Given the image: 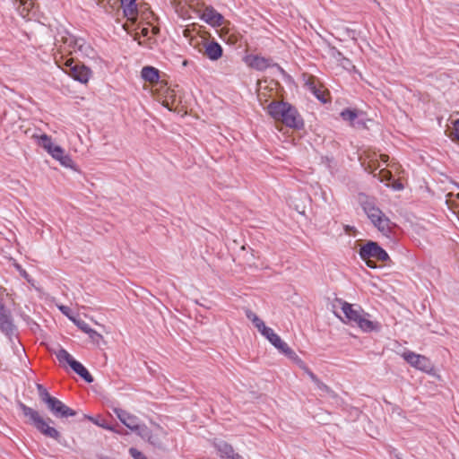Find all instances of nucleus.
<instances>
[{
	"label": "nucleus",
	"mask_w": 459,
	"mask_h": 459,
	"mask_svg": "<svg viewBox=\"0 0 459 459\" xmlns=\"http://www.w3.org/2000/svg\"><path fill=\"white\" fill-rule=\"evenodd\" d=\"M18 407L22 411L23 416L27 418V422L33 426L40 434L46 437H49L56 441L58 444L66 446L67 442L62 434L54 427L50 426V423H54L50 418H43L39 412L23 403L20 402Z\"/></svg>",
	"instance_id": "f257e3e1"
},
{
	"label": "nucleus",
	"mask_w": 459,
	"mask_h": 459,
	"mask_svg": "<svg viewBox=\"0 0 459 459\" xmlns=\"http://www.w3.org/2000/svg\"><path fill=\"white\" fill-rule=\"evenodd\" d=\"M267 112L274 120L282 122L287 127L298 130L304 127L301 115L289 102L273 100L268 104Z\"/></svg>",
	"instance_id": "f03ea898"
},
{
	"label": "nucleus",
	"mask_w": 459,
	"mask_h": 459,
	"mask_svg": "<svg viewBox=\"0 0 459 459\" xmlns=\"http://www.w3.org/2000/svg\"><path fill=\"white\" fill-rule=\"evenodd\" d=\"M36 387L40 401L47 405V408L56 418L67 419L77 414L76 411L65 405L61 400L50 395L43 385L37 384Z\"/></svg>",
	"instance_id": "7ed1b4c3"
},
{
	"label": "nucleus",
	"mask_w": 459,
	"mask_h": 459,
	"mask_svg": "<svg viewBox=\"0 0 459 459\" xmlns=\"http://www.w3.org/2000/svg\"><path fill=\"white\" fill-rule=\"evenodd\" d=\"M33 137L37 139V143L43 148L51 157L60 162V164L65 168H72L74 160L70 155L65 152V150L56 145L52 142L51 136L42 134L40 135L34 134Z\"/></svg>",
	"instance_id": "20e7f679"
},
{
	"label": "nucleus",
	"mask_w": 459,
	"mask_h": 459,
	"mask_svg": "<svg viewBox=\"0 0 459 459\" xmlns=\"http://www.w3.org/2000/svg\"><path fill=\"white\" fill-rule=\"evenodd\" d=\"M362 209L373 225L382 233L391 231L390 219L376 205L374 200L367 199L361 204Z\"/></svg>",
	"instance_id": "39448f33"
},
{
	"label": "nucleus",
	"mask_w": 459,
	"mask_h": 459,
	"mask_svg": "<svg viewBox=\"0 0 459 459\" xmlns=\"http://www.w3.org/2000/svg\"><path fill=\"white\" fill-rule=\"evenodd\" d=\"M359 257L365 261L368 267L375 269L377 267V263L371 258H375L381 262L389 260V255L382 248L378 243L368 241L363 245L359 251Z\"/></svg>",
	"instance_id": "423d86ee"
},
{
	"label": "nucleus",
	"mask_w": 459,
	"mask_h": 459,
	"mask_svg": "<svg viewBox=\"0 0 459 459\" xmlns=\"http://www.w3.org/2000/svg\"><path fill=\"white\" fill-rule=\"evenodd\" d=\"M0 331L8 339L12 347H15L19 343L18 329L13 324L11 311L5 307L2 299H0Z\"/></svg>",
	"instance_id": "0eeeda50"
},
{
	"label": "nucleus",
	"mask_w": 459,
	"mask_h": 459,
	"mask_svg": "<svg viewBox=\"0 0 459 459\" xmlns=\"http://www.w3.org/2000/svg\"><path fill=\"white\" fill-rule=\"evenodd\" d=\"M166 431L163 428L157 425L154 431L150 429L146 425L142 424L137 433L143 439L146 440L154 447L161 448L163 446L162 439L166 436Z\"/></svg>",
	"instance_id": "6e6552de"
},
{
	"label": "nucleus",
	"mask_w": 459,
	"mask_h": 459,
	"mask_svg": "<svg viewBox=\"0 0 459 459\" xmlns=\"http://www.w3.org/2000/svg\"><path fill=\"white\" fill-rule=\"evenodd\" d=\"M65 66L66 74L74 80L81 83L88 82L91 74V71L89 67L79 63H74L73 60L66 61Z\"/></svg>",
	"instance_id": "1a4fd4ad"
},
{
	"label": "nucleus",
	"mask_w": 459,
	"mask_h": 459,
	"mask_svg": "<svg viewBox=\"0 0 459 459\" xmlns=\"http://www.w3.org/2000/svg\"><path fill=\"white\" fill-rule=\"evenodd\" d=\"M261 334L264 335L277 350H279L281 353L286 355L288 358L292 359L296 356L295 351L289 347V345L281 340V338L274 333V331L265 326L261 332Z\"/></svg>",
	"instance_id": "9d476101"
},
{
	"label": "nucleus",
	"mask_w": 459,
	"mask_h": 459,
	"mask_svg": "<svg viewBox=\"0 0 459 459\" xmlns=\"http://www.w3.org/2000/svg\"><path fill=\"white\" fill-rule=\"evenodd\" d=\"M246 62L248 66L257 71H264L269 67H276L281 73H284V70L277 63H274L272 58H266L258 55H250L247 56Z\"/></svg>",
	"instance_id": "9b49d317"
},
{
	"label": "nucleus",
	"mask_w": 459,
	"mask_h": 459,
	"mask_svg": "<svg viewBox=\"0 0 459 459\" xmlns=\"http://www.w3.org/2000/svg\"><path fill=\"white\" fill-rule=\"evenodd\" d=\"M402 357L407 363L417 369L424 372H428L429 369H431L430 360L423 355L407 351L402 354Z\"/></svg>",
	"instance_id": "f8f14e48"
},
{
	"label": "nucleus",
	"mask_w": 459,
	"mask_h": 459,
	"mask_svg": "<svg viewBox=\"0 0 459 459\" xmlns=\"http://www.w3.org/2000/svg\"><path fill=\"white\" fill-rule=\"evenodd\" d=\"M200 19L213 28L221 26L224 22L222 14L217 12L211 5L204 8V12L200 15Z\"/></svg>",
	"instance_id": "ddd939ff"
},
{
	"label": "nucleus",
	"mask_w": 459,
	"mask_h": 459,
	"mask_svg": "<svg viewBox=\"0 0 459 459\" xmlns=\"http://www.w3.org/2000/svg\"><path fill=\"white\" fill-rule=\"evenodd\" d=\"M113 411L125 426L138 433L142 424H138L137 417L120 408H114Z\"/></svg>",
	"instance_id": "4468645a"
},
{
	"label": "nucleus",
	"mask_w": 459,
	"mask_h": 459,
	"mask_svg": "<svg viewBox=\"0 0 459 459\" xmlns=\"http://www.w3.org/2000/svg\"><path fill=\"white\" fill-rule=\"evenodd\" d=\"M342 310L345 316V317L349 320V322L358 324L359 320L364 314V311L359 308H354L353 305L342 301Z\"/></svg>",
	"instance_id": "2eb2a0df"
},
{
	"label": "nucleus",
	"mask_w": 459,
	"mask_h": 459,
	"mask_svg": "<svg viewBox=\"0 0 459 459\" xmlns=\"http://www.w3.org/2000/svg\"><path fill=\"white\" fill-rule=\"evenodd\" d=\"M368 317L369 314L364 313L357 325L366 333L379 332L381 330V324L377 321H372Z\"/></svg>",
	"instance_id": "dca6fc26"
},
{
	"label": "nucleus",
	"mask_w": 459,
	"mask_h": 459,
	"mask_svg": "<svg viewBox=\"0 0 459 459\" xmlns=\"http://www.w3.org/2000/svg\"><path fill=\"white\" fill-rule=\"evenodd\" d=\"M216 448L221 457L227 459H244L240 455L235 453L233 447L225 441L216 444Z\"/></svg>",
	"instance_id": "f3484780"
},
{
	"label": "nucleus",
	"mask_w": 459,
	"mask_h": 459,
	"mask_svg": "<svg viewBox=\"0 0 459 459\" xmlns=\"http://www.w3.org/2000/svg\"><path fill=\"white\" fill-rule=\"evenodd\" d=\"M340 116L342 118V120L349 122L351 126L359 127L365 126V123L363 121L358 119L359 113L357 109L344 108L340 113Z\"/></svg>",
	"instance_id": "a211bd4d"
},
{
	"label": "nucleus",
	"mask_w": 459,
	"mask_h": 459,
	"mask_svg": "<svg viewBox=\"0 0 459 459\" xmlns=\"http://www.w3.org/2000/svg\"><path fill=\"white\" fill-rule=\"evenodd\" d=\"M204 54L210 60L216 61L222 56L223 49L218 42L212 41L205 46Z\"/></svg>",
	"instance_id": "6ab92c4d"
},
{
	"label": "nucleus",
	"mask_w": 459,
	"mask_h": 459,
	"mask_svg": "<svg viewBox=\"0 0 459 459\" xmlns=\"http://www.w3.org/2000/svg\"><path fill=\"white\" fill-rule=\"evenodd\" d=\"M74 323L78 326L79 329L87 333L92 342L98 343L100 340L102 339V335L92 329L85 321L77 319L74 320Z\"/></svg>",
	"instance_id": "aec40b11"
},
{
	"label": "nucleus",
	"mask_w": 459,
	"mask_h": 459,
	"mask_svg": "<svg viewBox=\"0 0 459 459\" xmlns=\"http://www.w3.org/2000/svg\"><path fill=\"white\" fill-rule=\"evenodd\" d=\"M71 368L80 376L86 383H92L94 381L93 377L88 371V369L76 359L71 362Z\"/></svg>",
	"instance_id": "412c9836"
},
{
	"label": "nucleus",
	"mask_w": 459,
	"mask_h": 459,
	"mask_svg": "<svg viewBox=\"0 0 459 459\" xmlns=\"http://www.w3.org/2000/svg\"><path fill=\"white\" fill-rule=\"evenodd\" d=\"M141 76L145 82L151 83L157 82L160 80V71L151 65L143 66L141 71Z\"/></svg>",
	"instance_id": "4be33fe9"
},
{
	"label": "nucleus",
	"mask_w": 459,
	"mask_h": 459,
	"mask_svg": "<svg viewBox=\"0 0 459 459\" xmlns=\"http://www.w3.org/2000/svg\"><path fill=\"white\" fill-rule=\"evenodd\" d=\"M123 13L127 18H132L137 14V4L135 0H120Z\"/></svg>",
	"instance_id": "5701e85b"
},
{
	"label": "nucleus",
	"mask_w": 459,
	"mask_h": 459,
	"mask_svg": "<svg viewBox=\"0 0 459 459\" xmlns=\"http://www.w3.org/2000/svg\"><path fill=\"white\" fill-rule=\"evenodd\" d=\"M84 418L88 419L92 423H94L95 425H97L104 429L110 430V431L116 432V433H118V434H122L121 431L117 430L114 426L108 424L105 420L101 419L100 417L94 418L92 416L84 415Z\"/></svg>",
	"instance_id": "b1692460"
},
{
	"label": "nucleus",
	"mask_w": 459,
	"mask_h": 459,
	"mask_svg": "<svg viewBox=\"0 0 459 459\" xmlns=\"http://www.w3.org/2000/svg\"><path fill=\"white\" fill-rule=\"evenodd\" d=\"M74 45V47L78 48L81 52L85 53V55L90 56L93 54V48L87 44L82 39H74L70 42V45Z\"/></svg>",
	"instance_id": "393cba45"
},
{
	"label": "nucleus",
	"mask_w": 459,
	"mask_h": 459,
	"mask_svg": "<svg viewBox=\"0 0 459 459\" xmlns=\"http://www.w3.org/2000/svg\"><path fill=\"white\" fill-rule=\"evenodd\" d=\"M247 317L252 321L254 325L257 328L259 332H261L266 325H264V321L259 318L256 314L252 312L251 310H247L246 312Z\"/></svg>",
	"instance_id": "a878e982"
},
{
	"label": "nucleus",
	"mask_w": 459,
	"mask_h": 459,
	"mask_svg": "<svg viewBox=\"0 0 459 459\" xmlns=\"http://www.w3.org/2000/svg\"><path fill=\"white\" fill-rule=\"evenodd\" d=\"M56 359L59 360V362L65 361L70 367H71V362L75 360L72 357V355L66 350H65L64 348H60L56 352Z\"/></svg>",
	"instance_id": "bb28decb"
},
{
	"label": "nucleus",
	"mask_w": 459,
	"mask_h": 459,
	"mask_svg": "<svg viewBox=\"0 0 459 459\" xmlns=\"http://www.w3.org/2000/svg\"><path fill=\"white\" fill-rule=\"evenodd\" d=\"M307 85L308 87V90L315 95V97L318 100H320L322 103H325L326 102L323 91H320L319 89H317V87L316 86V84L314 82H307Z\"/></svg>",
	"instance_id": "cd10ccee"
},
{
	"label": "nucleus",
	"mask_w": 459,
	"mask_h": 459,
	"mask_svg": "<svg viewBox=\"0 0 459 459\" xmlns=\"http://www.w3.org/2000/svg\"><path fill=\"white\" fill-rule=\"evenodd\" d=\"M129 455L134 458V459H147V457L141 452L139 451L137 448L135 447H130L129 448Z\"/></svg>",
	"instance_id": "c85d7f7f"
},
{
	"label": "nucleus",
	"mask_w": 459,
	"mask_h": 459,
	"mask_svg": "<svg viewBox=\"0 0 459 459\" xmlns=\"http://www.w3.org/2000/svg\"><path fill=\"white\" fill-rule=\"evenodd\" d=\"M58 309L62 312V314H64L65 316H66L70 320H72L74 322V320H76L74 317H73L70 313H71V308L67 306H65V305H61V306H58Z\"/></svg>",
	"instance_id": "c756f323"
},
{
	"label": "nucleus",
	"mask_w": 459,
	"mask_h": 459,
	"mask_svg": "<svg viewBox=\"0 0 459 459\" xmlns=\"http://www.w3.org/2000/svg\"><path fill=\"white\" fill-rule=\"evenodd\" d=\"M452 135L454 139L459 142V119L454 123Z\"/></svg>",
	"instance_id": "7c9ffc66"
},
{
	"label": "nucleus",
	"mask_w": 459,
	"mask_h": 459,
	"mask_svg": "<svg viewBox=\"0 0 459 459\" xmlns=\"http://www.w3.org/2000/svg\"><path fill=\"white\" fill-rule=\"evenodd\" d=\"M379 175L381 176L379 178L381 182H383L384 180H387L390 178H392V174L388 170H385V169L380 170Z\"/></svg>",
	"instance_id": "2f4dec72"
},
{
	"label": "nucleus",
	"mask_w": 459,
	"mask_h": 459,
	"mask_svg": "<svg viewBox=\"0 0 459 459\" xmlns=\"http://www.w3.org/2000/svg\"><path fill=\"white\" fill-rule=\"evenodd\" d=\"M317 385V387L322 390V391H325V392H329L330 391V388L325 384L323 383L322 381L318 380L317 383L316 384Z\"/></svg>",
	"instance_id": "473e14b6"
},
{
	"label": "nucleus",
	"mask_w": 459,
	"mask_h": 459,
	"mask_svg": "<svg viewBox=\"0 0 459 459\" xmlns=\"http://www.w3.org/2000/svg\"><path fill=\"white\" fill-rule=\"evenodd\" d=\"M308 376H309L310 379H311L315 384H316V383H317V381L319 380V378H318V377H317L314 373H312V372H309V373H308Z\"/></svg>",
	"instance_id": "72a5a7b5"
},
{
	"label": "nucleus",
	"mask_w": 459,
	"mask_h": 459,
	"mask_svg": "<svg viewBox=\"0 0 459 459\" xmlns=\"http://www.w3.org/2000/svg\"><path fill=\"white\" fill-rule=\"evenodd\" d=\"M142 35L143 37H147L148 36V33H149V30L147 28H143L141 31Z\"/></svg>",
	"instance_id": "f704fd0d"
},
{
	"label": "nucleus",
	"mask_w": 459,
	"mask_h": 459,
	"mask_svg": "<svg viewBox=\"0 0 459 459\" xmlns=\"http://www.w3.org/2000/svg\"><path fill=\"white\" fill-rule=\"evenodd\" d=\"M152 32L153 35H157L160 32V29L158 27H153L152 29Z\"/></svg>",
	"instance_id": "c9c22d12"
},
{
	"label": "nucleus",
	"mask_w": 459,
	"mask_h": 459,
	"mask_svg": "<svg viewBox=\"0 0 459 459\" xmlns=\"http://www.w3.org/2000/svg\"><path fill=\"white\" fill-rule=\"evenodd\" d=\"M381 160H382V161H383V162H385H385H387V160H388V156H387V155H385V154H382V155H381Z\"/></svg>",
	"instance_id": "e433bc0d"
},
{
	"label": "nucleus",
	"mask_w": 459,
	"mask_h": 459,
	"mask_svg": "<svg viewBox=\"0 0 459 459\" xmlns=\"http://www.w3.org/2000/svg\"><path fill=\"white\" fill-rule=\"evenodd\" d=\"M394 188L400 190L403 188V186L401 183H398L394 186Z\"/></svg>",
	"instance_id": "4c0bfd02"
},
{
	"label": "nucleus",
	"mask_w": 459,
	"mask_h": 459,
	"mask_svg": "<svg viewBox=\"0 0 459 459\" xmlns=\"http://www.w3.org/2000/svg\"><path fill=\"white\" fill-rule=\"evenodd\" d=\"M336 53H337V56H336L337 57L342 56V54L340 51L337 50Z\"/></svg>",
	"instance_id": "58836bf2"
},
{
	"label": "nucleus",
	"mask_w": 459,
	"mask_h": 459,
	"mask_svg": "<svg viewBox=\"0 0 459 459\" xmlns=\"http://www.w3.org/2000/svg\"><path fill=\"white\" fill-rule=\"evenodd\" d=\"M22 276L27 277V273L24 272V273H22Z\"/></svg>",
	"instance_id": "ea45409f"
}]
</instances>
